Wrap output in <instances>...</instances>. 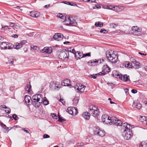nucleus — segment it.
<instances>
[{
    "mask_svg": "<svg viewBox=\"0 0 147 147\" xmlns=\"http://www.w3.org/2000/svg\"><path fill=\"white\" fill-rule=\"evenodd\" d=\"M69 20V19L68 17H65V20L64 21V23L66 25H68L69 24H70V22Z\"/></svg>",
    "mask_w": 147,
    "mask_h": 147,
    "instance_id": "c756f323",
    "label": "nucleus"
},
{
    "mask_svg": "<svg viewBox=\"0 0 147 147\" xmlns=\"http://www.w3.org/2000/svg\"><path fill=\"white\" fill-rule=\"evenodd\" d=\"M77 144L78 146H83L84 145V144L83 142H80V143H79V142Z\"/></svg>",
    "mask_w": 147,
    "mask_h": 147,
    "instance_id": "864d4df0",
    "label": "nucleus"
},
{
    "mask_svg": "<svg viewBox=\"0 0 147 147\" xmlns=\"http://www.w3.org/2000/svg\"><path fill=\"white\" fill-rule=\"evenodd\" d=\"M6 108L7 107L5 105H1L0 106V109L2 110L4 108L6 109Z\"/></svg>",
    "mask_w": 147,
    "mask_h": 147,
    "instance_id": "8fccbe9b",
    "label": "nucleus"
},
{
    "mask_svg": "<svg viewBox=\"0 0 147 147\" xmlns=\"http://www.w3.org/2000/svg\"><path fill=\"white\" fill-rule=\"evenodd\" d=\"M121 75V74L119 72H118L117 71H113L112 72V75L114 77H115L117 78H119L120 76Z\"/></svg>",
    "mask_w": 147,
    "mask_h": 147,
    "instance_id": "4be33fe9",
    "label": "nucleus"
},
{
    "mask_svg": "<svg viewBox=\"0 0 147 147\" xmlns=\"http://www.w3.org/2000/svg\"><path fill=\"white\" fill-rule=\"evenodd\" d=\"M105 131H104L100 130L98 132V134L97 135L101 137H103L105 135Z\"/></svg>",
    "mask_w": 147,
    "mask_h": 147,
    "instance_id": "7c9ffc66",
    "label": "nucleus"
},
{
    "mask_svg": "<svg viewBox=\"0 0 147 147\" xmlns=\"http://www.w3.org/2000/svg\"><path fill=\"white\" fill-rule=\"evenodd\" d=\"M121 129L123 131L122 136L125 139L129 140L133 136L132 130L130 128V125L127 124V123H124Z\"/></svg>",
    "mask_w": 147,
    "mask_h": 147,
    "instance_id": "f257e3e1",
    "label": "nucleus"
},
{
    "mask_svg": "<svg viewBox=\"0 0 147 147\" xmlns=\"http://www.w3.org/2000/svg\"><path fill=\"white\" fill-rule=\"evenodd\" d=\"M89 113L84 112L82 115V116L84 118L88 120L90 118V113L94 117H97L99 115V111L97 107L93 105H91L89 108Z\"/></svg>",
    "mask_w": 147,
    "mask_h": 147,
    "instance_id": "f03ea898",
    "label": "nucleus"
},
{
    "mask_svg": "<svg viewBox=\"0 0 147 147\" xmlns=\"http://www.w3.org/2000/svg\"><path fill=\"white\" fill-rule=\"evenodd\" d=\"M63 37V35L60 33L55 34L53 36V38L55 40L60 41L62 39Z\"/></svg>",
    "mask_w": 147,
    "mask_h": 147,
    "instance_id": "2eb2a0df",
    "label": "nucleus"
},
{
    "mask_svg": "<svg viewBox=\"0 0 147 147\" xmlns=\"http://www.w3.org/2000/svg\"><path fill=\"white\" fill-rule=\"evenodd\" d=\"M43 137L44 138H48L50 137V136L47 134H44L43 135Z\"/></svg>",
    "mask_w": 147,
    "mask_h": 147,
    "instance_id": "3c124183",
    "label": "nucleus"
},
{
    "mask_svg": "<svg viewBox=\"0 0 147 147\" xmlns=\"http://www.w3.org/2000/svg\"><path fill=\"white\" fill-rule=\"evenodd\" d=\"M133 67L135 69H138L140 67V63L136 61L132 62Z\"/></svg>",
    "mask_w": 147,
    "mask_h": 147,
    "instance_id": "412c9836",
    "label": "nucleus"
},
{
    "mask_svg": "<svg viewBox=\"0 0 147 147\" xmlns=\"http://www.w3.org/2000/svg\"><path fill=\"white\" fill-rule=\"evenodd\" d=\"M10 26L11 27L13 28L14 27V24L13 23H11L10 24Z\"/></svg>",
    "mask_w": 147,
    "mask_h": 147,
    "instance_id": "338daca9",
    "label": "nucleus"
},
{
    "mask_svg": "<svg viewBox=\"0 0 147 147\" xmlns=\"http://www.w3.org/2000/svg\"><path fill=\"white\" fill-rule=\"evenodd\" d=\"M124 91L126 94H127L128 93V89L127 88H125L124 89Z\"/></svg>",
    "mask_w": 147,
    "mask_h": 147,
    "instance_id": "69168bd1",
    "label": "nucleus"
},
{
    "mask_svg": "<svg viewBox=\"0 0 147 147\" xmlns=\"http://www.w3.org/2000/svg\"><path fill=\"white\" fill-rule=\"evenodd\" d=\"M22 130L23 131L25 132H26V133L29 134V132L28 131L26 130L25 128H22Z\"/></svg>",
    "mask_w": 147,
    "mask_h": 147,
    "instance_id": "680f3d73",
    "label": "nucleus"
},
{
    "mask_svg": "<svg viewBox=\"0 0 147 147\" xmlns=\"http://www.w3.org/2000/svg\"><path fill=\"white\" fill-rule=\"evenodd\" d=\"M107 58L108 60L111 63H116L117 61L118 57L117 55L114 54H111L110 52L106 53Z\"/></svg>",
    "mask_w": 147,
    "mask_h": 147,
    "instance_id": "20e7f679",
    "label": "nucleus"
},
{
    "mask_svg": "<svg viewBox=\"0 0 147 147\" xmlns=\"http://www.w3.org/2000/svg\"><path fill=\"white\" fill-rule=\"evenodd\" d=\"M140 147H147V141L142 142L140 144Z\"/></svg>",
    "mask_w": 147,
    "mask_h": 147,
    "instance_id": "72a5a7b5",
    "label": "nucleus"
},
{
    "mask_svg": "<svg viewBox=\"0 0 147 147\" xmlns=\"http://www.w3.org/2000/svg\"><path fill=\"white\" fill-rule=\"evenodd\" d=\"M107 31L104 28L101 29L100 31V33H103L104 34L107 33Z\"/></svg>",
    "mask_w": 147,
    "mask_h": 147,
    "instance_id": "58836bf2",
    "label": "nucleus"
},
{
    "mask_svg": "<svg viewBox=\"0 0 147 147\" xmlns=\"http://www.w3.org/2000/svg\"><path fill=\"white\" fill-rule=\"evenodd\" d=\"M89 77L91 78H93L94 79H95L96 78V77L95 75H91L89 76Z\"/></svg>",
    "mask_w": 147,
    "mask_h": 147,
    "instance_id": "603ef678",
    "label": "nucleus"
},
{
    "mask_svg": "<svg viewBox=\"0 0 147 147\" xmlns=\"http://www.w3.org/2000/svg\"><path fill=\"white\" fill-rule=\"evenodd\" d=\"M103 68L104 69L103 70L102 72H100L99 74H99L100 75H105L107 73H108L110 72L109 68L107 65H104ZM96 75H97V74H96Z\"/></svg>",
    "mask_w": 147,
    "mask_h": 147,
    "instance_id": "f8f14e48",
    "label": "nucleus"
},
{
    "mask_svg": "<svg viewBox=\"0 0 147 147\" xmlns=\"http://www.w3.org/2000/svg\"><path fill=\"white\" fill-rule=\"evenodd\" d=\"M13 118L16 120H17L19 118L17 116L16 114H13L12 115Z\"/></svg>",
    "mask_w": 147,
    "mask_h": 147,
    "instance_id": "37998d69",
    "label": "nucleus"
},
{
    "mask_svg": "<svg viewBox=\"0 0 147 147\" xmlns=\"http://www.w3.org/2000/svg\"><path fill=\"white\" fill-rule=\"evenodd\" d=\"M132 106L134 107L140 109L142 107V105L138 103L137 101H134L133 103Z\"/></svg>",
    "mask_w": 147,
    "mask_h": 147,
    "instance_id": "5701e85b",
    "label": "nucleus"
},
{
    "mask_svg": "<svg viewBox=\"0 0 147 147\" xmlns=\"http://www.w3.org/2000/svg\"><path fill=\"white\" fill-rule=\"evenodd\" d=\"M40 51L42 53L50 54L52 52V49L51 48H49L48 47H45L41 50Z\"/></svg>",
    "mask_w": 147,
    "mask_h": 147,
    "instance_id": "6ab92c4d",
    "label": "nucleus"
},
{
    "mask_svg": "<svg viewBox=\"0 0 147 147\" xmlns=\"http://www.w3.org/2000/svg\"><path fill=\"white\" fill-rule=\"evenodd\" d=\"M7 43L3 42L0 44V47L2 49H7Z\"/></svg>",
    "mask_w": 147,
    "mask_h": 147,
    "instance_id": "393cba45",
    "label": "nucleus"
},
{
    "mask_svg": "<svg viewBox=\"0 0 147 147\" xmlns=\"http://www.w3.org/2000/svg\"><path fill=\"white\" fill-rule=\"evenodd\" d=\"M131 30L133 34L137 36L140 35L142 31L141 28H139L136 26H133L131 28Z\"/></svg>",
    "mask_w": 147,
    "mask_h": 147,
    "instance_id": "6e6552de",
    "label": "nucleus"
},
{
    "mask_svg": "<svg viewBox=\"0 0 147 147\" xmlns=\"http://www.w3.org/2000/svg\"><path fill=\"white\" fill-rule=\"evenodd\" d=\"M86 86L81 84H78L76 85V86L74 87V88L76 90H77V92H82L85 89Z\"/></svg>",
    "mask_w": 147,
    "mask_h": 147,
    "instance_id": "9b49d317",
    "label": "nucleus"
},
{
    "mask_svg": "<svg viewBox=\"0 0 147 147\" xmlns=\"http://www.w3.org/2000/svg\"><path fill=\"white\" fill-rule=\"evenodd\" d=\"M75 58L78 60L83 57V54L81 52L77 51L75 54Z\"/></svg>",
    "mask_w": 147,
    "mask_h": 147,
    "instance_id": "aec40b11",
    "label": "nucleus"
},
{
    "mask_svg": "<svg viewBox=\"0 0 147 147\" xmlns=\"http://www.w3.org/2000/svg\"><path fill=\"white\" fill-rule=\"evenodd\" d=\"M59 119L58 120V121L61 122H63L64 121H66V119H64L62 118L61 117H60L59 116L58 117Z\"/></svg>",
    "mask_w": 147,
    "mask_h": 147,
    "instance_id": "a19ab883",
    "label": "nucleus"
},
{
    "mask_svg": "<svg viewBox=\"0 0 147 147\" xmlns=\"http://www.w3.org/2000/svg\"><path fill=\"white\" fill-rule=\"evenodd\" d=\"M104 61V59H95L89 61L88 62V64L91 65L95 66L100 64Z\"/></svg>",
    "mask_w": 147,
    "mask_h": 147,
    "instance_id": "0eeeda50",
    "label": "nucleus"
},
{
    "mask_svg": "<svg viewBox=\"0 0 147 147\" xmlns=\"http://www.w3.org/2000/svg\"><path fill=\"white\" fill-rule=\"evenodd\" d=\"M140 119L141 120V121L143 122H146V117L144 116H142L140 117Z\"/></svg>",
    "mask_w": 147,
    "mask_h": 147,
    "instance_id": "4c0bfd02",
    "label": "nucleus"
},
{
    "mask_svg": "<svg viewBox=\"0 0 147 147\" xmlns=\"http://www.w3.org/2000/svg\"><path fill=\"white\" fill-rule=\"evenodd\" d=\"M101 120L102 122L107 125H111L112 124V117H110L106 115H102Z\"/></svg>",
    "mask_w": 147,
    "mask_h": 147,
    "instance_id": "39448f33",
    "label": "nucleus"
},
{
    "mask_svg": "<svg viewBox=\"0 0 147 147\" xmlns=\"http://www.w3.org/2000/svg\"><path fill=\"white\" fill-rule=\"evenodd\" d=\"M31 99V97L29 96L26 95L25 96L24 100L28 104L30 102V100Z\"/></svg>",
    "mask_w": 147,
    "mask_h": 147,
    "instance_id": "a878e982",
    "label": "nucleus"
},
{
    "mask_svg": "<svg viewBox=\"0 0 147 147\" xmlns=\"http://www.w3.org/2000/svg\"><path fill=\"white\" fill-rule=\"evenodd\" d=\"M40 15L39 12L33 11L30 12V16L34 18H37Z\"/></svg>",
    "mask_w": 147,
    "mask_h": 147,
    "instance_id": "a211bd4d",
    "label": "nucleus"
},
{
    "mask_svg": "<svg viewBox=\"0 0 147 147\" xmlns=\"http://www.w3.org/2000/svg\"><path fill=\"white\" fill-rule=\"evenodd\" d=\"M94 134L97 135L98 134V132H99L100 130L99 128L98 127H94Z\"/></svg>",
    "mask_w": 147,
    "mask_h": 147,
    "instance_id": "c85d7f7f",
    "label": "nucleus"
},
{
    "mask_svg": "<svg viewBox=\"0 0 147 147\" xmlns=\"http://www.w3.org/2000/svg\"><path fill=\"white\" fill-rule=\"evenodd\" d=\"M90 53H87L85 54H83V57H86L87 56H90Z\"/></svg>",
    "mask_w": 147,
    "mask_h": 147,
    "instance_id": "de8ad7c7",
    "label": "nucleus"
},
{
    "mask_svg": "<svg viewBox=\"0 0 147 147\" xmlns=\"http://www.w3.org/2000/svg\"><path fill=\"white\" fill-rule=\"evenodd\" d=\"M26 40H22L20 42L22 44V45H23V44H24L26 43Z\"/></svg>",
    "mask_w": 147,
    "mask_h": 147,
    "instance_id": "bf43d9fd",
    "label": "nucleus"
},
{
    "mask_svg": "<svg viewBox=\"0 0 147 147\" xmlns=\"http://www.w3.org/2000/svg\"><path fill=\"white\" fill-rule=\"evenodd\" d=\"M58 83L56 82H52L50 85V88L52 90L57 89L59 88L58 86Z\"/></svg>",
    "mask_w": 147,
    "mask_h": 147,
    "instance_id": "ddd939ff",
    "label": "nucleus"
},
{
    "mask_svg": "<svg viewBox=\"0 0 147 147\" xmlns=\"http://www.w3.org/2000/svg\"><path fill=\"white\" fill-rule=\"evenodd\" d=\"M5 109H6V110H5V112L7 113H8V114H9V113H10V112H11V109L10 108H7H7H6Z\"/></svg>",
    "mask_w": 147,
    "mask_h": 147,
    "instance_id": "a18cd8bd",
    "label": "nucleus"
},
{
    "mask_svg": "<svg viewBox=\"0 0 147 147\" xmlns=\"http://www.w3.org/2000/svg\"><path fill=\"white\" fill-rule=\"evenodd\" d=\"M43 102V96L41 94L34 95L32 98V103L33 106L36 107H38Z\"/></svg>",
    "mask_w": 147,
    "mask_h": 147,
    "instance_id": "7ed1b4c3",
    "label": "nucleus"
},
{
    "mask_svg": "<svg viewBox=\"0 0 147 147\" xmlns=\"http://www.w3.org/2000/svg\"><path fill=\"white\" fill-rule=\"evenodd\" d=\"M117 26V24H115L112 23L110 24V26L112 28H115Z\"/></svg>",
    "mask_w": 147,
    "mask_h": 147,
    "instance_id": "79ce46f5",
    "label": "nucleus"
},
{
    "mask_svg": "<svg viewBox=\"0 0 147 147\" xmlns=\"http://www.w3.org/2000/svg\"><path fill=\"white\" fill-rule=\"evenodd\" d=\"M74 107H70L68 108L67 111L68 112V113L71 115H72V114L73 113V112H72V111H73V109Z\"/></svg>",
    "mask_w": 147,
    "mask_h": 147,
    "instance_id": "2f4dec72",
    "label": "nucleus"
},
{
    "mask_svg": "<svg viewBox=\"0 0 147 147\" xmlns=\"http://www.w3.org/2000/svg\"><path fill=\"white\" fill-rule=\"evenodd\" d=\"M59 101L62 102L63 105H64L65 104V102L64 101L63 99H61Z\"/></svg>",
    "mask_w": 147,
    "mask_h": 147,
    "instance_id": "0e129e2a",
    "label": "nucleus"
},
{
    "mask_svg": "<svg viewBox=\"0 0 147 147\" xmlns=\"http://www.w3.org/2000/svg\"><path fill=\"white\" fill-rule=\"evenodd\" d=\"M120 7L117 6H113V5H109L106 7V8L108 9H111L117 12H119L122 11V9L121 7Z\"/></svg>",
    "mask_w": 147,
    "mask_h": 147,
    "instance_id": "9d476101",
    "label": "nucleus"
},
{
    "mask_svg": "<svg viewBox=\"0 0 147 147\" xmlns=\"http://www.w3.org/2000/svg\"><path fill=\"white\" fill-rule=\"evenodd\" d=\"M26 91L28 93H31L32 92L31 86L30 82L27 83L26 87Z\"/></svg>",
    "mask_w": 147,
    "mask_h": 147,
    "instance_id": "b1692460",
    "label": "nucleus"
},
{
    "mask_svg": "<svg viewBox=\"0 0 147 147\" xmlns=\"http://www.w3.org/2000/svg\"><path fill=\"white\" fill-rule=\"evenodd\" d=\"M53 115H54V116H53V118L54 119H57V117L56 115V114H55L54 113H53Z\"/></svg>",
    "mask_w": 147,
    "mask_h": 147,
    "instance_id": "052dcab7",
    "label": "nucleus"
},
{
    "mask_svg": "<svg viewBox=\"0 0 147 147\" xmlns=\"http://www.w3.org/2000/svg\"><path fill=\"white\" fill-rule=\"evenodd\" d=\"M12 37H14L15 38H17L18 37V36L17 34H13L12 35Z\"/></svg>",
    "mask_w": 147,
    "mask_h": 147,
    "instance_id": "4d7b16f0",
    "label": "nucleus"
},
{
    "mask_svg": "<svg viewBox=\"0 0 147 147\" xmlns=\"http://www.w3.org/2000/svg\"><path fill=\"white\" fill-rule=\"evenodd\" d=\"M119 79L125 82H130V80L129 79V77L126 74L123 75L121 74Z\"/></svg>",
    "mask_w": 147,
    "mask_h": 147,
    "instance_id": "4468645a",
    "label": "nucleus"
},
{
    "mask_svg": "<svg viewBox=\"0 0 147 147\" xmlns=\"http://www.w3.org/2000/svg\"><path fill=\"white\" fill-rule=\"evenodd\" d=\"M73 110L72 112H73V113L71 115H77V113H78L77 111V109L75 107H74Z\"/></svg>",
    "mask_w": 147,
    "mask_h": 147,
    "instance_id": "e433bc0d",
    "label": "nucleus"
},
{
    "mask_svg": "<svg viewBox=\"0 0 147 147\" xmlns=\"http://www.w3.org/2000/svg\"><path fill=\"white\" fill-rule=\"evenodd\" d=\"M0 125L4 129V128H5L6 127V125L2 122H0Z\"/></svg>",
    "mask_w": 147,
    "mask_h": 147,
    "instance_id": "09e8293b",
    "label": "nucleus"
},
{
    "mask_svg": "<svg viewBox=\"0 0 147 147\" xmlns=\"http://www.w3.org/2000/svg\"><path fill=\"white\" fill-rule=\"evenodd\" d=\"M112 123H113L116 126H121L123 127L124 125V123H122L121 121L118 119L116 117H112Z\"/></svg>",
    "mask_w": 147,
    "mask_h": 147,
    "instance_id": "1a4fd4ad",
    "label": "nucleus"
},
{
    "mask_svg": "<svg viewBox=\"0 0 147 147\" xmlns=\"http://www.w3.org/2000/svg\"><path fill=\"white\" fill-rule=\"evenodd\" d=\"M31 49H33L34 50H36V49L37 48V47L34 46H31Z\"/></svg>",
    "mask_w": 147,
    "mask_h": 147,
    "instance_id": "13d9d810",
    "label": "nucleus"
},
{
    "mask_svg": "<svg viewBox=\"0 0 147 147\" xmlns=\"http://www.w3.org/2000/svg\"><path fill=\"white\" fill-rule=\"evenodd\" d=\"M44 104L45 105H47L49 103V101L47 100L46 97H45L44 98H43V102Z\"/></svg>",
    "mask_w": 147,
    "mask_h": 147,
    "instance_id": "c9c22d12",
    "label": "nucleus"
},
{
    "mask_svg": "<svg viewBox=\"0 0 147 147\" xmlns=\"http://www.w3.org/2000/svg\"><path fill=\"white\" fill-rule=\"evenodd\" d=\"M96 27H102L103 26V23L100 22H96L94 24Z\"/></svg>",
    "mask_w": 147,
    "mask_h": 147,
    "instance_id": "cd10ccee",
    "label": "nucleus"
},
{
    "mask_svg": "<svg viewBox=\"0 0 147 147\" xmlns=\"http://www.w3.org/2000/svg\"><path fill=\"white\" fill-rule=\"evenodd\" d=\"M69 56L68 52L61 51L59 53L58 57L60 59L67 60L68 59Z\"/></svg>",
    "mask_w": 147,
    "mask_h": 147,
    "instance_id": "423d86ee",
    "label": "nucleus"
},
{
    "mask_svg": "<svg viewBox=\"0 0 147 147\" xmlns=\"http://www.w3.org/2000/svg\"><path fill=\"white\" fill-rule=\"evenodd\" d=\"M70 83V80L67 79H65L61 83V85L63 86H71L70 88L72 87H74V86H72L71 85L69 84Z\"/></svg>",
    "mask_w": 147,
    "mask_h": 147,
    "instance_id": "dca6fc26",
    "label": "nucleus"
},
{
    "mask_svg": "<svg viewBox=\"0 0 147 147\" xmlns=\"http://www.w3.org/2000/svg\"><path fill=\"white\" fill-rule=\"evenodd\" d=\"M69 51L70 52H71L74 54H75V53H76L75 52V51L74 49H71Z\"/></svg>",
    "mask_w": 147,
    "mask_h": 147,
    "instance_id": "5fc2aeb1",
    "label": "nucleus"
},
{
    "mask_svg": "<svg viewBox=\"0 0 147 147\" xmlns=\"http://www.w3.org/2000/svg\"><path fill=\"white\" fill-rule=\"evenodd\" d=\"M63 3H64L66 4H69L71 5L70 3L69 2H66V1H63Z\"/></svg>",
    "mask_w": 147,
    "mask_h": 147,
    "instance_id": "774afa93",
    "label": "nucleus"
},
{
    "mask_svg": "<svg viewBox=\"0 0 147 147\" xmlns=\"http://www.w3.org/2000/svg\"><path fill=\"white\" fill-rule=\"evenodd\" d=\"M85 2H90V3H92L95 2V0H83Z\"/></svg>",
    "mask_w": 147,
    "mask_h": 147,
    "instance_id": "c03bdc74",
    "label": "nucleus"
},
{
    "mask_svg": "<svg viewBox=\"0 0 147 147\" xmlns=\"http://www.w3.org/2000/svg\"><path fill=\"white\" fill-rule=\"evenodd\" d=\"M137 92V91L136 90H135L134 89H133L131 90V92L132 93L135 94Z\"/></svg>",
    "mask_w": 147,
    "mask_h": 147,
    "instance_id": "6e6d98bb",
    "label": "nucleus"
},
{
    "mask_svg": "<svg viewBox=\"0 0 147 147\" xmlns=\"http://www.w3.org/2000/svg\"><path fill=\"white\" fill-rule=\"evenodd\" d=\"M69 21H70V25H71L73 26H76L77 23L76 21V18L69 17Z\"/></svg>",
    "mask_w": 147,
    "mask_h": 147,
    "instance_id": "f3484780",
    "label": "nucleus"
},
{
    "mask_svg": "<svg viewBox=\"0 0 147 147\" xmlns=\"http://www.w3.org/2000/svg\"><path fill=\"white\" fill-rule=\"evenodd\" d=\"M22 47V44L20 43H16V45L15 48L16 49H19Z\"/></svg>",
    "mask_w": 147,
    "mask_h": 147,
    "instance_id": "473e14b6",
    "label": "nucleus"
},
{
    "mask_svg": "<svg viewBox=\"0 0 147 147\" xmlns=\"http://www.w3.org/2000/svg\"><path fill=\"white\" fill-rule=\"evenodd\" d=\"M10 44H8V43H7V49H10L13 48L12 47H11V46H10Z\"/></svg>",
    "mask_w": 147,
    "mask_h": 147,
    "instance_id": "49530a36",
    "label": "nucleus"
},
{
    "mask_svg": "<svg viewBox=\"0 0 147 147\" xmlns=\"http://www.w3.org/2000/svg\"><path fill=\"white\" fill-rule=\"evenodd\" d=\"M74 105L76 106L79 101V98L78 97H75L73 99V100Z\"/></svg>",
    "mask_w": 147,
    "mask_h": 147,
    "instance_id": "bb28decb",
    "label": "nucleus"
},
{
    "mask_svg": "<svg viewBox=\"0 0 147 147\" xmlns=\"http://www.w3.org/2000/svg\"><path fill=\"white\" fill-rule=\"evenodd\" d=\"M126 67L128 68H132L133 67V63H130L128 62H126L125 65Z\"/></svg>",
    "mask_w": 147,
    "mask_h": 147,
    "instance_id": "f704fd0d",
    "label": "nucleus"
},
{
    "mask_svg": "<svg viewBox=\"0 0 147 147\" xmlns=\"http://www.w3.org/2000/svg\"><path fill=\"white\" fill-rule=\"evenodd\" d=\"M58 16L61 19L63 18V15L61 14H59V15H58Z\"/></svg>",
    "mask_w": 147,
    "mask_h": 147,
    "instance_id": "e2e57ef3",
    "label": "nucleus"
},
{
    "mask_svg": "<svg viewBox=\"0 0 147 147\" xmlns=\"http://www.w3.org/2000/svg\"><path fill=\"white\" fill-rule=\"evenodd\" d=\"M13 59L12 57H10L8 59V62L10 63H13Z\"/></svg>",
    "mask_w": 147,
    "mask_h": 147,
    "instance_id": "ea45409f",
    "label": "nucleus"
}]
</instances>
